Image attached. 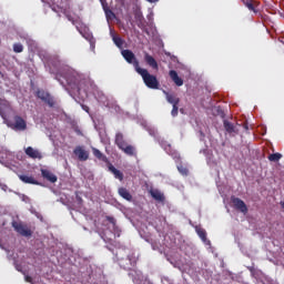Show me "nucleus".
<instances>
[{
	"label": "nucleus",
	"mask_w": 284,
	"mask_h": 284,
	"mask_svg": "<svg viewBox=\"0 0 284 284\" xmlns=\"http://www.w3.org/2000/svg\"><path fill=\"white\" fill-rule=\"evenodd\" d=\"M55 79L57 81H59V83H61V85H65L67 83V85L71 87V90H75L77 92L85 90L83 88V83H85V81H79V79L71 73H65L64 75H61V73H57Z\"/></svg>",
	"instance_id": "1"
},
{
	"label": "nucleus",
	"mask_w": 284,
	"mask_h": 284,
	"mask_svg": "<svg viewBox=\"0 0 284 284\" xmlns=\"http://www.w3.org/2000/svg\"><path fill=\"white\" fill-rule=\"evenodd\" d=\"M114 143L126 156H136V146L129 144L123 133L119 132L115 134Z\"/></svg>",
	"instance_id": "2"
},
{
	"label": "nucleus",
	"mask_w": 284,
	"mask_h": 284,
	"mask_svg": "<svg viewBox=\"0 0 284 284\" xmlns=\"http://www.w3.org/2000/svg\"><path fill=\"white\" fill-rule=\"evenodd\" d=\"M138 74H140V77H142V80H143L144 84L146 85V88H150V90H159V88L161 85L159 83V79H156V75L150 74L148 69L142 68V69L138 70Z\"/></svg>",
	"instance_id": "3"
},
{
	"label": "nucleus",
	"mask_w": 284,
	"mask_h": 284,
	"mask_svg": "<svg viewBox=\"0 0 284 284\" xmlns=\"http://www.w3.org/2000/svg\"><path fill=\"white\" fill-rule=\"evenodd\" d=\"M3 123L11 130H16V132H26L28 130V122L20 115H14L13 121L7 118Z\"/></svg>",
	"instance_id": "4"
},
{
	"label": "nucleus",
	"mask_w": 284,
	"mask_h": 284,
	"mask_svg": "<svg viewBox=\"0 0 284 284\" xmlns=\"http://www.w3.org/2000/svg\"><path fill=\"white\" fill-rule=\"evenodd\" d=\"M36 97L40 99L45 105L49 108H57V98L54 95H51L50 92L43 90V89H38L36 92Z\"/></svg>",
	"instance_id": "5"
},
{
	"label": "nucleus",
	"mask_w": 284,
	"mask_h": 284,
	"mask_svg": "<svg viewBox=\"0 0 284 284\" xmlns=\"http://www.w3.org/2000/svg\"><path fill=\"white\" fill-rule=\"evenodd\" d=\"M121 54L123 59L129 63L130 65H133L135 72H139L142 68L139 65V59H136V55L132 50L124 49L121 51Z\"/></svg>",
	"instance_id": "6"
},
{
	"label": "nucleus",
	"mask_w": 284,
	"mask_h": 284,
	"mask_svg": "<svg viewBox=\"0 0 284 284\" xmlns=\"http://www.w3.org/2000/svg\"><path fill=\"white\" fill-rule=\"evenodd\" d=\"M11 225L13 230H16L18 234H20V236H32V230H30V227H28V225L23 224L22 222L13 221Z\"/></svg>",
	"instance_id": "7"
},
{
	"label": "nucleus",
	"mask_w": 284,
	"mask_h": 284,
	"mask_svg": "<svg viewBox=\"0 0 284 284\" xmlns=\"http://www.w3.org/2000/svg\"><path fill=\"white\" fill-rule=\"evenodd\" d=\"M12 112V105L10 102L3 98H0V116L3 119H8L9 114Z\"/></svg>",
	"instance_id": "8"
},
{
	"label": "nucleus",
	"mask_w": 284,
	"mask_h": 284,
	"mask_svg": "<svg viewBox=\"0 0 284 284\" xmlns=\"http://www.w3.org/2000/svg\"><path fill=\"white\" fill-rule=\"evenodd\" d=\"M73 154L80 160V161H88L90 159V152H88L83 146L78 145L73 150Z\"/></svg>",
	"instance_id": "9"
},
{
	"label": "nucleus",
	"mask_w": 284,
	"mask_h": 284,
	"mask_svg": "<svg viewBox=\"0 0 284 284\" xmlns=\"http://www.w3.org/2000/svg\"><path fill=\"white\" fill-rule=\"evenodd\" d=\"M231 201L235 210H239L240 212H242V214H247V205L243 200H241L240 197H232Z\"/></svg>",
	"instance_id": "10"
},
{
	"label": "nucleus",
	"mask_w": 284,
	"mask_h": 284,
	"mask_svg": "<svg viewBox=\"0 0 284 284\" xmlns=\"http://www.w3.org/2000/svg\"><path fill=\"white\" fill-rule=\"evenodd\" d=\"M41 175L45 181H49V183H57V181H59V178L48 169H41Z\"/></svg>",
	"instance_id": "11"
},
{
	"label": "nucleus",
	"mask_w": 284,
	"mask_h": 284,
	"mask_svg": "<svg viewBox=\"0 0 284 284\" xmlns=\"http://www.w3.org/2000/svg\"><path fill=\"white\" fill-rule=\"evenodd\" d=\"M144 61L152 68L153 70H159V63L154 59V57L150 55V53L144 54Z\"/></svg>",
	"instance_id": "12"
},
{
	"label": "nucleus",
	"mask_w": 284,
	"mask_h": 284,
	"mask_svg": "<svg viewBox=\"0 0 284 284\" xmlns=\"http://www.w3.org/2000/svg\"><path fill=\"white\" fill-rule=\"evenodd\" d=\"M19 179L20 181H22V183H27L29 185H41V183L37 181L33 176L19 175Z\"/></svg>",
	"instance_id": "13"
},
{
	"label": "nucleus",
	"mask_w": 284,
	"mask_h": 284,
	"mask_svg": "<svg viewBox=\"0 0 284 284\" xmlns=\"http://www.w3.org/2000/svg\"><path fill=\"white\" fill-rule=\"evenodd\" d=\"M26 154L27 156H30V159H42L41 152L34 150L32 146L26 149Z\"/></svg>",
	"instance_id": "14"
},
{
	"label": "nucleus",
	"mask_w": 284,
	"mask_h": 284,
	"mask_svg": "<svg viewBox=\"0 0 284 284\" xmlns=\"http://www.w3.org/2000/svg\"><path fill=\"white\" fill-rule=\"evenodd\" d=\"M169 75L172 79V81L175 83V85H178V88H181V85H183V79L179 77V73L176 71L171 70L169 72Z\"/></svg>",
	"instance_id": "15"
},
{
	"label": "nucleus",
	"mask_w": 284,
	"mask_h": 284,
	"mask_svg": "<svg viewBox=\"0 0 284 284\" xmlns=\"http://www.w3.org/2000/svg\"><path fill=\"white\" fill-rule=\"evenodd\" d=\"M150 194L152 199H154V201H159L160 203H163V201H165V195H163V193L156 189L151 190Z\"/></svg>",
	"instance_id": "16"
},
{
	"label": "nucleus",
	"mask_w": 284,
	"mask_h": 284,
	"mask_svg": "<svg viewBox=\"0 0 284 284\" xmlns=\"http://www.w3.org/2000/svg\"><path fill=\"white\" fill-rule=\"evenodd\" d=\"M243 3L251 12H254L255 14L258 12V10H256V2L254 0H243Z\"/></svg>",
	"instance_id": "17"
},
{
	"label": "nucleus",
	"mask_w": 284,
	"mask_h": 284,
	"mask_svg": "<svg viewBox=\"0 0 284 284\" xmlns=\"http://www.w3.org/2000/svg\"><path fill=\"white\" fill-rule=\"evenodd\" d=\"M166 94V101L168 103H171V105H179L181 103V99H179L176 95L172 93H165Z\"/></svg>",
	"instance_id": "18"
},
{
	"label": "nucleus",
	"mask_w": 284,
	"mask_h": 284,
	"mask_svg": "<svg viewBox=\"0 0 284 284\" xmlns=\"http://www.w3.org/2000/svg\"><path fill=\"white\" fill-rule=\"evenodd\" d=\"M223 125H224L225 131L229 134H234V132H236V128L234 126V124L232 122L224 120Z\"/></svg>",
	"instance_id": "19"
},
{
	"label": "nucleus",
	"mask_w": 284,
	"mask_h": 284,
	"mask_svg": "<svg viewBox=\"0 0 284 284\" xmlns=\"http://www.w3.org/2000/svg\"><path fill=\"white\" fill-rule=\"evenodd\" d=\"M92 152H93V156H95V159H99V161H103V163H108V156L102 154L99 149L93 148Z\"/></svg>",
	"instance_id": "20"
},
{
	"label": "nucleus",
	"mask_w": 284,
	"mask_h": 284,
	"mask_svg": "<svg viewBox=\"0 0 284 284\" xmlns=\"http://www.w3.org/2000/svg\"><path fill=\"white\" fill-rule=\"evenodd\" d=\"M118 192L125 201H132V194L130 193V191H128V189L120 187Z\"/></svg>",
	"instance_id": "21"
},
{
	"label": "nucleus",
	"mask_w": 284,
	"mask_h": 284,
	"mask_svg": "<svg viewBox=\"0 0 284 284\" xmlns=\"http://www.w3.org/2000/svg\"><path fill=\"white\" fill-rule=\"evenodd\" d=\"M109 170H110V172H112V174H114V176L116 179H119V181H123V173L121 171H119V169H116V168H114V165L110 164Z\"/></svg>",
	"instance_id": "22"
},
{
	"label": "nucleus",
	"mask_w": 284,
	"mask_h": 284,
	"mask_svg": "<svg viewBox=\"0 0 284 284\" xmlns=\"http://www.w3.org/2000/svg\"><path fill=\"white\" fill-rule=\"evenodd\" d=\"M102 8L104 10L106 19H112V17H114V11L111 10L110 7H108V4L103 1H102Z\"/></svg>",
	"instance_id": "23"
},
{
	"label": "nucleus",
	"mask_w": 284,
	"mask_h": 284,
	"mask_svg": "<svg viewBox=\"0 0 284 284\" xmlns=\"http://www.w3.org/2000/svg\"><path fill=\"white\" fill-rule=\"evenodd\" d=\"M281 159H283V155L281 153H272L268 155V161H271L273 163H278V161H281Z\"/></svg>",
	"instance_id": "24"
},
{
	"label": "nucleus",
	"mask_w": 284,
	"mask_h": 284,
	"mask_svg": "<svg viewBox=\"0 0 284 284\" xmlns=\"http://www.w3.org/2000/svg\"><path fill=\"white\" fill-rule=\"evenodd\" d=\"M196 234L200 236V239L205 243L207 241V233L203 229H196Z\"/></svg>",
	"instance_id": "25"
},
{
	"label": "nucleus",
	"mask_w": 284,
	"mask_h": 284,
	"mask_svg": "<svg viewBox=\"0 0 284 284\" xmlns=\"http://www.w3.org/2000/svg\"><path fill=\"white\" fill-rule=\"evenodd\" d=\"M178 170L182 176H187V174H190V170H187V166L183 164L178 165Z\"/></svg>",
	"instance_id": "26"
},
{
	"label": "nucleus",
	"mask_w": 284,
	"mask_h": 284,
	"mask_svg": "<svg viewBox=\"0 0 284 284\" xmlns=\"http://www.w3.org/2000/svg\"><path fill=\"white\" fill-rule=\"evenodd\" d=\"M113 42L118 48H123V39L120 37L113 36Z\"/></svg>",
	"instance_id": "27"
},
{
	"label": "nucleus",
	"mask_w": 284,
	"mask_h": 284,
	"mask_svg": "<svg viewBox=\"0 0 284 284\" xmlns=\"http://www.w3.org/2000/svg\"><path fill=\"white\" fill-rule=\"evenodd\" d=\"M13 52H17V53L23 52V44L14 43L13 44Z\"/></svg>",
	"instance_id": "28"
},
{
	"label": "nucleus",
	"mask_w": 284,
	"mask_h": 284,
	"mask_svg": "<svg viewBox=\"0 0 284 284\" xmlns=\"http://www.w3.org/2000/svg\"><path fill=\"white\" fill-rule=\"evenodd\" d=\"M171 114L172 116H179V104L173 105Z\"/></svg>",
	"instance_id": "29"
},
{
	"label": "nucleus",
	"mask_w": 284,
	"mask_h": 284,
	"mask_svg": "<svg viewBox=\"0 0 284 284\" xmlns=\"http://www.w3.org/2000/svg\"><path fill=\"white\" fill-rule=\"evenodd\" d=\"M126 261H129L131 267H134V265H136V258L132 257V256H128Z\"/></svg>",
	"instance_id": "30"
},
{
	"label": "nucleus",
	"mask_w": 284,
	"mask_h": 284,
	"mask_svg": "<svg viewBox=\"0 0 284 284\" xmlns=\"http://www.w3.org/2000/svg\"><path fill=\"white\" fill-rule=\"evenodd\" d=\"M106 221H109V223H111V225H116V220L112 216H106Z\"/></svg>",
	"instance_id": "31"
},
{
	"label": "nucleus",
	"mask_w": 284,
	"mask_h": 284,
	"mask_svg": "<svg viewBox=\"0 0 284 284\" xmlns=\"http://www.w3.org/2000/svg\"><path fill=\"white\" fill-rule=\"evenodd\" d=\"M24 280L27 283H32V276L26 275Z\"/></svg>",
	"instance_id": "32"
},
{
	"label": "nucleus",
	"mask_w": 284,
	"mask_h": 284,
	"mask_svg": "<svg viewBox=\"0 0 284 284\" xmlns=\"http://www.w3.org/2000/svg\"><path fill=\"white\" fill-rule=\"evenodd\" d=\"M134 274H136V275L139 276V273H136V271H131V272L129 273V276H132V278H134Z\"/></svg>",
	"instance_id": "33"
},
{
	"label": "nucleus",
	"mask_w": 284,
	"mask_h": 284,
	"mask_svg": "<svg viewBox=\"0 0 284 284\" xmlns=\"http://www.w3.org/2000/svg\"><path fill=\"white\" fill-rule=\"evenodd\" d=\"M89 41H90V44L92 45V48H94V38H91Z\"/></svg>",
	"instance_id": "34"
},
{
	"label": "nucleus",
	"mask_w": 284,
	"mask_h": 284,
	"mask_svg": "<svg viewBox=\"0 0 284 284\" xmlns=\"http://www.w3.org/2000/svg\"><path fill=\"white\" fill-rule=\"evenodd\" d=\"M149 3H156L159 0H146Z\"/></svg>",
	"instance_id": "35"
},
{
	"label": "nucleus",
	"mask_w": 284,
	"mask_h": 284,
	"mask_svg": "<svg viewBox=\"0 0 284 284\" xmlns=\"http://www.w3.org/2000/svg\"><path fill=\"white\" fill-rule=\"evenodd\" d=\"M121 265L124 266V270H130V266H126L123 262H121Z\"/></svg>",
	"instance_id": "36"
},
{
	"label": "nucleus",
	"mask_w": 284,
	"mask_h": 284,
	"mask_svg": "<svg viewBox=\"0 0 284 284\" xmlns=\"http://www.w3.org/2000/svg\"><path fill=\"white\" fill-rule=\"evenodd\" d=\"M16 270H17L18 272H21V267H20L19 265H16Z\"/></svg>",
	"instance_id": "37"
},
{
	"label": "nucleus",
	"mask_w": 284,
	"mask_h": 284,
	"mask_svg": "<svg viewBox=\"0 0 284 284\" xmlns=\"http://www.w3.org/2000/svg\"><path fill=\"white\" fill-rule=\"evenodd\" d=\"M138 19H140V21H141V19H143V16H138Z\"/></svg>",
	"instance_id": "38"
},
{
	"label": "nucleus",
	"mask_w": 284,
	"mask_h": 284,
	"mask_svg": "<svg viewBox=\"0 0 284 284\" xmlns=\"http://www.w3.org/2000/svg\"><path fill=\"white\" fill-rule=\"evenodd\" d=\"M244 128H245V130H247L248 128H247V125H244Z\"/></svg>",
	"instance_id": "39"
},
{
	"label": "nucleus",
	"mask_w": 284,
	"mask_h": 284,
	"mask_svg": "<svg viewBox=\"0 0 284 284\" xmlns=\"http://www.w3.org/2000/svg\"><path fill=\"white\" fill-rule=\"evenodd\" d=\"M136 281V277H133V282Z\"/></svg>",
	"instance_id": "40"
}]
</instances>
